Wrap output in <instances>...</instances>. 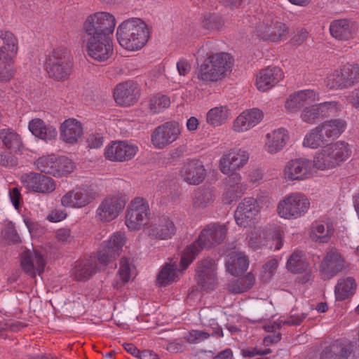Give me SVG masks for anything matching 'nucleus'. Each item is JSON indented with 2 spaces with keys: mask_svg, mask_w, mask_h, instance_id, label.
Masks as SVG:
<instances>
[{
  "mask_svg": "<svg viewBox=\"0 0 359 359\" xmlns=\"http://www.w3.org/2000/svg\"><path fill=\"white\" fill-rule=\"evenodd\" d=\"M116 18L109 12H96L87 17L83 24V37L87 40L90 57L99 62L106 61L113 53L111 36Z\"/></svg>",
  "mask_w": 359,
  "mask_h": 359,
  "instance_id": "1",
  "label": "nucleus"
},
{
  "mask_svg": "<svg viewBox=\"0 0 359 359\" xmlns=\"http://www.w3.org/2000/svg\"><path fill=\"white\" fill-rule=\"evenodd\" d=\"M116 37L119 44L128 50L142 48L149 38L147 25L140 18H130L117 27Z\"/></svg>",
  "mask_w": 359,
  "mask_h": 359,
  "instance_id": "2",
  "label": "nucleus"
},
{
  "mask_svg": "<svg viewBox=\"0 0 359 359\" xmlns=\"http://www.w3.org/2000/svg\"><path fill=\"white\" fill-rule=\"evenodd\" d=\"M226 236V228L224 225L213 224L203 229L197 241L187 246L184 250L180 260L182 269L187 268L201 249L221 243Z\"/></svg>",
  "mask_w": 359,
  "mask_h": 359,
  "instance_id": "3",
  "label": "nucleus"
},
{
  "mask_svg": "<svg viewBox=\"0 0 359 359\" xmlns=\"http://www.w3.org/2000/svg\"><path fill=\"white\" fill-rule=\"evenodd\" d=\"M351 154L349 145L344 141L329 144L316 154L313 165L319 170L332 169L346 161Z\"/></svg>",
  "mask_w": 359,
  "mask_h": 359,
  "instance_id": "4",
  "label": "nucleus"
},
{
  "mask_svg": "<svg viewBox=\"0 0 359 359\" xmlns=\"http://www.w3.org/2000/svg\"><path fill=\"white\" fill-rule=\"evenodd\" d=\"M233 65L231 55L226 53L207 54L198 68V79L203 82H214L220 79Z\"/></svg>",
  "mask_w": 359,
  "mask_h": 359,
  "instance_id": "5",
  "label": "nucleus"
},
{
  "mask_svg": "<svg viewBox=\"0 0 359 359\" xmlns=\"http://www.w3.org/2000/svg\"><path fill=\"white\" fill-rule=\"evenodd\" d=\"M72 57L69 51L64 47L54 49L46 60L48 76L57 81L69 78L72 71Z\"/></svg>",
  "mask_w": 359,
  "mask_h": 359,
  "instance_id": "6",
  "label": "nucleus"
},
{
  "mask_svg": "<svg viewBox=\"0 0 359 359\" xmlns=\"http://www.w3.org/2000/svg\"><path fill=\"white\" fill-rule=\"evenodd\" d=\"M359 83V65L346 64L330 73L326 86L330 89H346Z\"/></svg>",
  "mask_w": 359,
  "mask_h": 359,
  "instance_id": "7",
  "label": "nucleus"
},
{
  "mask_svg": "<svg viewBox=\"0 0 359 359\" xmlns=\"http://www.w3.org/2000/svg\"><path fill=\"white\" fill-rule=\"evenodd\" d=\"M310 203L304 196L292 194L279 202L277 210L281 217L288 219H296L304 215Z\"/></svg>",
  "mask_w": 359,
  "mask_h": 359,
  "instance_id": "8",
  "label": "nucleus"
},
{
  "mask_svg": "<svg viewBox=\"0 0 359 359\" xmlns=\"http://www.w3.org/2000/svg\"><path fill=\"white\" fill-rule=\"evenodd\" d=\"M149 214L147 201L137 197L130 202L126 212V224L130 230H139L147 224Z\"/></svg>",
  "mask_w": 359,
  "mask_h": 359,
  "instance_id": "9",
  "label": "nucleus"
},
{
  "mask_svg": "<svg viewBox=\"0 0 359 359\" xmlns=\"http://www.w3.org/2000/svg\"><path fill=\"white\" fill-rule=\"evenodd\" d=\"M128 201V197L121 194L106 197L96 210L97 220L103 222L114 220L123 211Z\"/></svg>",
  "mask_w": 359,
  "mask_h": 359,
  "instance_id": "10",
  "label": "nucleus"
},
{
  "mask_svg": "<svg viewBox=\"0 0 359 359\" xmlns=\"http://www.w3.org/2000/svg\"><path fill=\"white\" fill-rule=\"evenodd\" d=\"M287 29L283 22L266 17L262 22L256 25L255 32L263 40L277 42L286 36Z\"/></svg>",
  "mask_w": 359,
  "mask_h": 359,
  "instance_id": "11",
  "label": "nucleus"
},
{
  "mask_svg": "<svg viewBox=\"0 0 359 359\" xmlns=\"http://www.w3.org/2000/svg\"><path fill=\"white\" fill-rule=\"evenodd\" d=\"M147 235L151 239L168 240L175 235L176 227L172 219L167 215L154 218L147 228Z\"/></svg>",
  "mask_w": 359,
  "mask_h": 359,
  "instance_id": "12",
  "label": "nucleus"
},
{
  "mask_svg": "<svg viewBox=\"0 0 359 359\" xmlns=\"http://www.w3.org/2000/svg\"><path fill=\"white\" fill-rule=\"evenodd\" d=\"M125 237L122 232L114 233L108 241L103 242L98 252V260L100 264L107 265L115 260L120 255Z\"/></svg>",
  "mask_w": 359,
  "mask_h": 359,
  "instance_id": "13",
  "label": "nucleus"
},
{
  "mask_svg": "<svg viewBox=\"0 0 359 359\" xmlns=\"http://www.w3.org/2000/svg\"><path fill=\"white\" fill-rule=\"evenodd\" d=\"M180 135L178 123L166 122L154 129L151 135V142L158 149H163L175 142Z\"/></svg>",
  "mask_w": 359,
  "mask_h": 359,
  "instance_id": "14",
  "label": "nucleus"
},
{
  "mask_svg": "<svg viewBox=\"0 0 359 359\" xmlns=\"http://www.w3.org/2000/svg\"><path fill=\"white\" fill-rule=\"evenodd\" d=\"M20 263L24 271L34 278L36 273L41 275L43 272L46 260L41 251L33 248L27 249L21 254Z\"/></svg>",
  "mask_w": 359,
  "mask_h": 359,
  "instance_id": "15",
  "label": "nucleus"
},
{
  "mask_svg": "<svg viewBox=\"0 0 359 359\" xmlns=\"http://www.w3.org/2000/svg\"><path fill=\"white\" fill-rule=\"evenodd\" d=\"M353 349V342L337 339L322 348L319 358L320 359H348Z\"/></svg>",
  "mask_w": 359,
  "mask_h": 359,
  "instance_id": "16",
  "label": "nucleus"
},
{
  "mask_svg": "<svg viewBox=\"0 0 359 359\" xmlns=\"http://www.w3.org/2000/svg\"><path fill=\"white\" fill-rule=\"evenodd\" d=\"M216 264L213 259H203L196 268L198 285L204 290H213L216 285Z\"/></svg>",
  "mask_w": 359,
  "mask_h": 359,
  "instance_id": "17",
  "label": "nucleus"
},
{
  "mask_svg": "<svg viewBox=\"0 0 359 359\" xmlns=\"http://www.w3.org/2000/svg\"><path fill=\"white\" fill-rule=\"evenodd\" d=\"M345 260L336 249H330L320 265L322 278L330 279L345 267Z\"/></svg>",
  "mask_w": 359,
  "mask_h": 359,
  "instance_id": "18",
  "label": "nucleus"
},
{
  "mask_svg": "<svg viewBox=\"0 0 359 359\" xmlns=\"http://www.w3.org/2000/svg\"><path fill=\"white\" fill-rule=\"evenodd\" d=\"M249 155L245 151L241 149L231 150L224 154L219 160V168L220 171L224 175H229L230 172L239 170L243 167L248 162Z\"/></svg>",
  "mask_w": 359,
  "mask_h": 359,
  "instance_id": "19",
  "label": "nucleus"
},
{
  "mask_svg": "<svg viewBox=\"0 0 359 359\" xmlns=\"http://www.w3.org/2000/svg\"><path fill=\"white\" fill-rule=\"evenodd\" d=\"M259 215L257 201L253 198H245L240 203L235 211L234 217L238 225L246 227L256 219Z\"/></svg>",
  "mask_w": 359,
  "mask_h": 359,
  "instance_id": "20",
  "label": "nucleus"
},
{
  "mask_svg": "<svg viewBox=\"0 0 359 359\" xmlns=\"http://www.w3.org/2000/svg\"><path fill=\"white\" fill-rule=\"evenodd\" d=\"M137 151V147L127 142H115L106 148L104 156L112 161H126L131 159Z\"/></svg>",
  "mask_w": 359,
  "mask_h": 359,
  "instance_id": "21",
  "label": "nucleus"
},
{
  "mask_svg": "<svg viewBox=\"0 0 359 359\" xmlns=\"http://www.w3.org/2000/svg\"><path fill=\"white\" fill-rule=\"evenodd\" d=\"M313 162L306 158H297L290 161L285 167V177L290 180L308 178L311 174Z\"/></svg>",
  "mask_w": 359,
  "mask_h": 359,
  "instance_id": "22",
  "label": "nucleus"
},
{
  "mask_svg": "<svg viewBox=\"0 0 359 359\" xmlns=\"http://www.w3.org/2000/svg\"><path fill=\"white\" fill-rule=\"evenodd\" d=\"M180 175L187 184L197 185L204 180L206 173L202 163L193 159L183 165Z\"/></svg>",
  "mask_w": 359,
  "mask_h": 359,
  "instance_id": "23",
  "label": "nucleus"
},
{
  "mask_svg": "<svg viewBox=\"0 0 359 359\" xmlns=\"http://www.w3.org/2000/svg\"><path fill=\"white\" fill-rule=\"evenodd\" d=\"M22 179L26 187L35 192L48 194L55 189L53 179L42 174L30 172L22 177Z\"/></svg>",
  "mask_w": 359,
  "mask_h": 359,
  "instance_id": "24",
  "label": "nucleus"
},
{
  "mask_svg": "<svg viewBox=\"0 0 359 359\" xmlns=\"http://www.w3.org/2000/svg\"><path fill=\"white\" fill-rule=\"evenodd\" d=\"M139 93L140 90L137 83L129 81L116 86L114 89V97L118 104L130 106L137 100Z\"/></svg>",
  "mask_w": 359,
  "mask_h": 359,
  "instance_id": "25",
  "label": "nucleus"
},
{
  "mask_svg": "<svg viewBox=\"0 0 359 359\" xmlns=\"http://www.w3.org/2000/svg\"><path fill=\"white\" fill-rule=\"evenodd\" d=\"M358 31L355 22L348 19L334 20L330 26L331 35L337 39L347 41L354 37Z\"/></svg>",
  "mask_w": 359,
  "mask_h": 359,
  "instance_id": "26",
  "label": "nucleus"
},
{
  "mask_svg": "<svg viewBox=\"0 0 359 359\" xmlns=\"http://www.w3.org/2000/svg\"><path fill=\"white\" fill-rule=\"evenodd\" d=\"M60 138L68 144H75L83 133L82 123L75 118H68L60 126Z\"/></svg>",
  "mask_w": 359,
  "mask_h": 359,
  "instance_id": "27",
  "label": "nucleus"
},
{
  "mask_svg": "<svg viewBox=\"0 0 359 359\" xmlns=\"http://www.w3.org/2000/svg\"><path fill=\"white\" fill-rule=\"evenodd\" d=\"M283 76L282 70L279 67H268L262 69L257 77V88L265 91L278 83Z\"/></svg>",
  "mask_w": 359,
  "mask_h": 359,
  "instance_id": "28",
  "label": "nucleus"
},
{
  "mask_svg": "<svg viewBox=\"0 0 359 359\" xmlns=\"http://www.w3.org/2000/svg\"><path fill=\"white\" fill-rule=\"evenodd\" d=\"M316 94L313 90H304L297 92L288 98L285 102V107L290 111H297L311 105L315 101Z\"/></svg>",
  "mask_w": 359,
  "mask_h": 359,
  "instance_id": "29",
  "label": "nucleus"
},
{
  "mask_svg": "<svg viewBox=\"0 0 359 359\" xmlns=\"http://www.w3.org/2000/svg\"><path fill=\"white\" fill-rule=\"evenodd\" d=\"M346 127V122L341 118L327 120L319 125L327 143L338 138L344 132Z\"/></svg>",
  "mask_w": 359,
  "mask_h": 359,
  "instance_id": "30",
  "label": "nucleus"
},
{
  "mask_svg": "<svg viewBox=\"0 0 359 359\" xmlns=\"http://www.w3.org/2000/svg\"><path fill=\"white\" fill-rule=\"evenodd\" d=\"M18 40L9 31H0V57H14L18 52Z\"/></svg>",
  "mask_w": 359,
  "mask_h": 359,
  "instance_id": "31",
  "label": "nucleus"
},
{
  "mask_svg": "<svg viewBox=\"0 0 359 359\" xmlns=\"http://www.w3.org/2000/svg\"><path fill=\"white\" fill-rule=\"evenodd\" d=\"M215 198L216 194L213 188L201 187L194 192L192 199L193 208L196 210L204 209L210 205Z\"/></svg>",
  "mask_w": 359,
  "mask_h": 359,
  "instance_id": "32",
  "label": "nucleus"
},
{
  "mask_svg": "<svg viewBox=\"0 0 359 359\" xmlns=\"http://www.w3.org/2000/svg\"><path fill=\"white\" fill-rule=\"evenodd\" d=\"M29 130L36 137L43 140H50L57 136V130L50 125H46L40 118H34L29 123Z\"/></svg>",
  "mask_w": 359,
  "mask_h": 359,
  "instance_id": "33",
  "label": "nucleus"
},
{
  "mask_svg": "<svg viewBox=\"0 0 359 359\" xmlns=\"http://www.w3.org/2000/svg\"><path fill=\"white\" fill-rule=\"evenodd\" d=\"M249 262L248 258L241 252H233L229 255L226 266L228 271L234 276H238L248 269Z\"/></svg>",
  "mask_w": 359,
  "mask_h": 359,
  "instance_id": "34",
  "label": "nucleus"
},
{
  "mask_svg": "<svg viewBox=\"0 0 359 359\" xmlns=\"http://www.w3.org/2000/svg\"><path fill=\"white\" fill-rule=\"evenodd\" d=\"M199 316L201 322L203 325L209 326L212 328L213 332L211 333V335L219 337L224 336L222 328L216 322L218 316L216 309L212 307H204L201 309Z\"/></svg>",
  "mask_w": 359,
  "mask_h": 359,
  "instance_id": "35",
  "label": "nucleus"
},
{
  "mask_svg": "<svg viewBox=\"0 0 359 359\" xmlns=\"http://www.w3.org/2000/svg\"><path fill=\"white\" fill-rule=\"evenodd\" d=\"M266 149L270 154H275L281 150L288 138L284 129L276 130L266 135Z\"/></svg>",
  "mask_w": 359,
  "mask_h": 359,
  "instance_id": "36",
  "label": "nucleus"
},
{
  "mask_svg": "<svg viewBox=\"0 0 359 359\" xmlns=\"http://www.w3.org/2000/svg\"><path fill=\"white\" fill-rule=\"evenodd\" d=\"M97 270L95 259L82 262L76 264L72 270V276L76 280H88Z\"/></svg>",
  "mask_w": 359,
  "mask_h": 359,
  "instance_id": "37",
  "label": "nucleus"
},
{
  "mask_svg": "<svg viewBox=\"0 0 359 359\" xmlns=\"http://www.w3.org/2000/svg\"><path fill=\"white\" fill-rule=\"evenodd\" d=\"M356 283L352 277L341 278L335 286V297L338 301H343L351 297L355 292Z\"/></svg>",
  "mask_w": 359,
  "mask_h": 359,
  "instance_id": "38",
  "label": "nucleus"
},
{
  "mask_svg": "<svg viewBox=\"0 0 359 359\" xmlns=\"http://www.w3.org/2000/svg\"><path fill=\"white\" fill-rule=\"evenodd\" d=\"M0 140L5 147L13 151L19 150L22 145L20 135L11 128L0 130Z\"/></svg>",
  "mask_w": 359,
  "mask_h": 359,
  "instance_id": "39",
  "label": "nucleus"
},
{
  "mask_svg": "<svg viewBox=\"0 0 359 359\" xmlns=\"http://www.w3.org/2000/svg\"><path fill=\"white\" fill-rule=\"evenodd\" d=\"M177 265L175 263L172 264H166L160 271L157 276L156 284L159 287H165L175 281L177 278L176 271Z\"/></svg>",
  "mask_w": 359,
  "mask_h": 359,
  "instance_id": "40",
  "label": "nucleus"
},
{
  "mask_svg": "<svg viewBox=\"0 0 359 359\" xmlns=\"http://www.w3.org/2000/svg\"><path fill=\"white\" fill-rule=\"evenodd\" d=\"M255 281L254 275L249 273L246 276L229 283L227 288L232 293H242L250 289L254 285Z\"/></svg>",
  "mask_w": 359,
  "mask_h": 359,
  "instance_id": "41",
  "label": "nucleus"
},
{
  "mask_svg": "<svg viewBox=\"0 0 359 359\" xmlns=\"http://www.w3.org/2000/svg\"><path fill=\"white\" fill-rule=\"evenodd\" d=\"M286 266L292 273H301L306 271L308 264L302 252H294L288 259Z\"/></svg>",
  "mask_w": 359,
  "mask_h": 359,
  "instance_id": "42",
  "label": "nucleus"
},
{
  "mask_svg": "<svg viewBox=\"0 0 359 359\" xmlns=\"http://www.w3.org/2000/svg\"><path fill=\"white\" fill-rule=\"evenodd\" d=\"M228 116L229 113L226 107H216L209 110L206 116V120L208 123L216 127L224 123Z\"/></svg>",
  "mask_w": 359,
  "mask_h": 359,
  "instance_id": "43",
  "label": "nucleus"
},
{
  "mask_svg": "<svg viewBox=\"0 0 359 359\" xmlns=\"http://www.w3.org/2000/svg\"><path fill=\"white\" fill-rule=\"evenodd\" d=\"M325 144H327V142L326 141L321 129L319 128V126L306 135L303 142L304 146L313 149L321 147Z\"/></svg>",
  "mask_w": 359,
  "mask_h": 359,
  "instance_id": "44",
  "label": "nucleus"
},
{
  "mask_svg": "<svg viewBox=\"0 0 359 359\" xmlns=\"http://www.w3.org/2000/svg\"><path fill=\"white\" fill-rule=\"evenodd\" d=\"M36 169L41 172L52 175L55 177L57 172L56 158L53 156H43L35 163Z\"/></svg>",
  "mask_w": 359,
  "mask_h": 359,
  "instance_id": "45",
  "label": "nucleus"
},
{
  "mask_svg": "<svg viewBox=\"0 0 359 359\" xmlns=\"http://www.w3.org/2000/svg\"><path fill=\"white\" fill-rule=\"evenodd\" d=\"M306 316L304 313L299 315L291 314L290 318L285 320H280L279 323H273L272 324L266 325L264 329L266 332H273L277 329H280L281 325H299L304 320Z\"/></svg>",
  "mask_w": 359,
  "mask_h": 359,
  "instance_id": "46",
  "label": "nucleus"
},
{
  "mask_svg": "<svg viewBox=\"0 0 359 359\" xmlns=\"http://www.w3.org/2000/svg\"><path fill=\"white\" fill-rule=\"evenodd\" d=\"M76 195V205L78 208H82L93 202L98 194L92 189H80L74 191Z\"/></svg>",
  "mask_w": 359,
  "mask_h": 359,
  "instance_id": "47",
  "label": "nucleus"
},
{
  "mask_svg": "<svg viewBox=\"0 0 359 359\" xmlns=\"http://www.w3.org/2000/svg\"><path fill=\"white\" fill-rule=\"evenodd\" d=\"M13 57H0V81H9L14 76V69L12 65Z\"/></svg>",
  "mask_w": 359,
  "mask_h": 359,
  "instance_id": "48",
  "label": "nucleus"
},
{
  "mask_svg": "<svg viewBox=\"0 0 359 359\" xmlns=\"http://www.w3.org/2000/svg\"><path fill=\"white\" fill-rule=\"evenodd\" d=\"M202 27L208 30H218L224 25L222 17L216 13H208L203 16Z\"/></svg>",
  "mask_w": 359,
  "mask_h": 359,
  "instance_id": "49",
  "label": "nucleus"
},
{
  "mask_svg": "<svg viewBox=\"0 0 359 359\" xmlns=\"http://www.w3.org/2000/svg\"><path fill=\"white\" fill-rule=\"evenodd\" d=\"M74 168V162L65 156H62L56 159L57 172L55 177H61L73 171Z\"/></svg>",
  "mask_w": 359,
  "mask_h": 359,
  "instance_id": "50",
  "label": "nucleus"
},
{
  "mask_svg": "<svg viewBox=\"0 0 359 359\" xmlns=\"http://www.w3.org/2000/svg\"><path fill=\"white\" fill-rule=\"evenodd\" d=\"M170 101L166 95H156L149 102V109L153 113H158L170 106Z\"/></svg>",
  "mask_w": 359,
  "mask_h": 359,
  "instance_id": "51",
  "label": "nucleus"
},
{
  "mask_svg": "<svg viewBox=\"0 0 359 359\" xmlns=\"http://www.w3.org/2000/svg\"><path fill=\"white\" fill-rule=\"evenodd\" d=\"M325 233V226L323 224L318 225L311 233L312 240L319 243H327L329 241L331 233H332V228L327 226L326 233Z\"/></svg>",
  "mask_w": 359,
  "mask_h": 359,
  "instance_id": "52",
  "label": "nucleus"
},
{
  "mask_svg": "<svg viewBox=\"0 0 359 359\" xmlns=\"http://www.w3.org/2000/svg\"><path fill=\"white\" fill-rule=\"evenodd\" d=\"M320 116L317 104L308 105L303 109L301 118L308 123H313Z\"/></svg>",
  "mask_w": 359,
  "mask_h": 359,
  "instance_id": "53",
  "label": "nucleus"
},
{
  "mask_svg": "<svg viewBox=\"0 0 359 359\" xmlns=\"http://www.w3.org/2000/svg\"><path fill=\"white\" fill-rule=\"evenodd\" d=\"M263 231L261 229H255L252 231L248 236V244L254 250L260 248L264 245Z\"/></svg>",
  "mask_w": 359,
  "mask_h": 359,
  "instance_id": "54",
  "label": "nucleus"
},
{
  "mask_svg": "<svg viewBox=\"0 0 359 359\" xmlns=\"http://www.w3.org/2000/svg\"><path fill=\"white\" fill-rule=\"evenodd\" d=\"M243 113L248 118V124L252 128L258 124L263 118V112L257 108L251 109Z\"/></svg>",
  "mask_w": 359,
  "mask_h": 359,
  "instance_id": "55",
  "label": "nucleus"
},
{
  "mask_svg": "<svg viewBox=\"0 0 359 359\" xmlns=\"http://www.w3.org/2000/svg\"><path fill=\"white\" fill-rule=\"evenodd\" d=\"M317 106L321 116L334 114L339 110L337 102H325Z\"/></svg>",
  "mask_w": 359,
  "mask_h": 359,
  "instance_id": "56",
  "label": "nucleus"
},
{
  "mask_svg": "<svg viewBox=\"0 0 359 359\" xmlns=\"http://www.w3.org/2000/svg\"><path fill=\"white\" fill-rule=\"evenodd\" d=\"M211 334L200 330H192L186 336V339L189 343L198 344L208 339Z\"/></svg>",
  "mask_w": 359,
  "mask_h": 359,
  "instance_id": "57",
  "label": "nucleus"
},
{
  "mask_svg": "<svg viewBox=\"0 0 359 359\" xmlns=\"http://www.w3.org/2000/svg\"><path fill=\"white\" fill-rule=\"evenodd\" d=\"M130 266L128 259L126 257H122L120 260V269L118 270V273L121 280L126 283L128 281L130 278Z\"/></svg>",
  "mask_w": 359,
  "mask_h": 359,
  "instance_id": "58",
  "label": "nucleus"
},
{
  "mask_svg": "<svg viewBox=\"0 0 359 359\" xmlns=\"http://www.w3.org/2000/svg\"><path fill=\"white\" fill-rule=\"evenodd\" d=\"M233 128L236 132H244L252 128L248 124V118H246L243 113L241 114L234 121Z\"/></svg>",
  "mask_w": 359,
  "mask_h": 359,
  "instance_id": "59",
  "label": "nucleus"
},
{
  "mask_svg": "<svg viewBox=\"0 0 359 359\" xmlns=\"http://www.w3.org/2000/svg\"><path fill=\"white\" fill-rule=\"evenodd\" d=\"M233 128L236 132H244L252 128L248 124V118H246L243 113L241 114L234 121Z\"/></svg>",
  "mask_w": 359,
  "mask_h": 359,
  "instance_id": "60",
  "label": "nucleus"
},
{
  "mask_svg": "<svg viewBox=\"0 0 359 359\" xmlns=\"http://www.w3.org/2000/svg\"><path fill=\"white\" fill-rule=\"evenodd\" d=\"M76 199L74 191L66 193L61 198V203L65 207L78 208L76 205Z\"/></svg>",
  "mask_w": 359,
  "mask_h": 359,
  "instance_id": "61",
  "label": "nucleus"
},
{
  "mask_svg": "<svg viewBox=\"0 0 359 359\" xmlns=\"http://www.w3.org/2000/svg\"><path fill=\"white\" fill-rule=\"evenodd\" d=\"M5 238L13 243L19 241L20 237L12 222H9L5 228Z\"/></svg>",
  "mask_w": 359,
  "mask_h": 359,
  "instance_id": "62",
  "label": "nucleus"
},
{
  "mask_svg": "<svg viewBox=\"0 0 359 359\" xmlns=\"http://www.w3.org/2000/svg\"><path fill=\"white\" fill-rule=\"evenodd\" d=\"M87 143L90 149L100 148L103 144V137L100 134L90 135L87 139Z\"/></svg>",
  "mask_w": 359,
  "mask_h": 359,
  "instance_id": "63",
  "label": "nucleus"
},
{
  "mask_svg": "<svg viewBox=\"0 0 359 359\" xmlns=\"http://www.w3.org/2000/svg\"><path fill=\"white\" fill-rule=\"evenodd\" d=\"M0 164L4 166L13 167L17 165V158L11 153L0 155Z\"/></svg>",
  "mask_w": 359,
  "mask_h": 359,
  "instance_id": "64",
  "label": "nucleus"
}]
</instances>
